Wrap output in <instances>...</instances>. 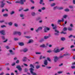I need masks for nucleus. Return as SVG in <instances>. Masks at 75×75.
<instances>
[{"instance_id":"obj_1","label":"nucleus","mask_w":75,"mask_h":75,"mask_svg":"<svg viewBox=\"0 0 75 75\" xmlns=\"http://www.w3.org/2000/svg\"><path fill=\"white\" fill-rule=\"evenodd\" d=\"M25 0H19L16 2V3H20L21 4L23 5L24 4V2H25Z\"/></svg>"},{"instance_id":"obj_2","label":"nucleus","mask_w":75,"mask_h":75,"mask_svg":"<svg viewBox=\"0 0 75 75\" xmlns=\"http://www.w3.org/2000/svg\"><path fill=\"white\" fill-rule=\"evenodd\" d=\"M53 51L55 53H57V52H59L60 51V50L59 47H57L54 49Z\"/></svg>"},{"instance_id":"obj_3","label":"nucleus","mask_w":75,"mask_h":75,"mask_svg":"<svg viewBox=\"0 0 75 75\" xmlns=\"http://www.w3.org/2000/svg\"><path fill=\"white\" fill-rule=\"evenodd\" d=\"M30 71L31 74L33 75H37V74L33 72L34 71V69L32 68H31L30 69Z\"/></svg>"},{"instance_id":"obj_4","label":"nucleus","mask_w":75,"mask_h":75,"mask_svg":"<svg viewBox=\"0 0 75 75\" xmlns=\"http://www.w3.org/2000/svg\"><path fill=\"white\" fill-rule=\"evenodd\" d=\"M0 0V3H1V7L3 8L4 7V6L5 5V3L3 2L5 0Z\"/></svg>"},{"instance_id":"obj_5","label":"nucleus","mask_w":75,"mask_h":75,"mask_svg":"<svg viewBox=\"0 0 75 75\" xmlns=\"http://www.w3.org/2000/svg\"><path fill=\"white\" fill-rule=\"evenodd\" d=\"M42 30V27H39L38 28V29L35 30V31L36 33H38V31H41Z\"/></svg>"},{"instance_id":"obj_6","label":"nucleus","mask_w":75,"mask_h":75,"mask_svg":"<svg viewBox=\"0 0 75 75\" xmlns=\"http://www.w3.org/2000/svg\"><path fill=\"white\" fill-rule=\"evenodd\" d=\"M0 34H1L2 35H5L6 33H5V30H0Z\"/></svg>"},{"instance_id":"obj_7","label":"nucleus","mask_w":75,"mask_h":75,"mask_svg":"<svg viewBox=\"0 0 75 75\" xmlns=\"http://www.w3.org/2000/svg\"><path fill=\"white\" fill-rule=\"evenodd\" d=\"M53 58L54 59V62H56L58 60V57L57 56L54 57Z\"/></svg>"},{"instance_id":"obj_8","label":"nucleus","mask_w":75,"mask_h":75,"mask_svg":"<svg viewBox=\"0 0 75 75\" xmlns=\"http://www.w3.org/2000/svg\"><path fill=\"white\" fill-rule=\"evenodd\" d=\"M50 28L46 27L44 29V32L45 33H46L47 31H48V30H50Z\"/></svg>"},{"instance_id":"obj_9","label":"nucleus","mask_w":75,"mask_h":75,"mask_svg":"<svg viewBox=\"0 0 75 75\" xmlns=\"http://www.w3.org/2000/svg\"><path fill=\"white\" fill-rule=\"evenodd\" d=\"M16 68H17V69H18V70H19V71H21L22 70V69H21V67L20 66H17L16 67Z\"/></svg>"},{"instance_id":"obj_10","label":"nucleus","mask_w":75,"mask_h":75,"mask_svg":"<svg viewBox=\"0 0 75 75\" xmlns=\"http://www.w3.org/2000/svg\"><path fill=\"white\" fill-rule=\"evenodd\" d=\"M24 14H21L20 15V17L22 18V19H24Z\"/></svg>"},{"instance_id":"obj_11","label":"nucleus","mask_w":75,"mask_h":75,"mask_svg":"<svg viewBox=\"0 0 75 75\" xmlns=\"http://www.w3.org/2000/svg\"><path fill=\"white\" fill-rule=\"evenodd\" d=\"M51 36V35H50L49 36H45L44 37V39H45V40H47V39H48V38H50V37Z\"/></svg>"},{"instance_id":"obj_12","label":"nucleus","mask_w":75,"mask_h":75,"mask_svg":"<svg viewBox=\"0 0 75 75\" xmlns=\"http://www.w3.org/2000/svg\"><path fill=\"white\" fill-rule=\"evenodd\" d=\"M55 32H56V33H54L55 35H58V33H59V31H58V30L55 29Z\"/></svg>"},{"instance_id":"obj_13","label":"nucleus","mask_w":75,"mask_h":75,"mask_svg":"<svg viewBox=\"0 0 75 75\" xmlns=\"http://www.w3.org/2000/svg\"><path fill=\"white\" fill-rule=\"evenodd\" d=\"M53 10H55L58 9V7L57 6H54L53 7Z\"/></svg>"},{"instance_id":"obj_14","label":"nucleus","mask_w":75,"mask_h":75,"mask_svg":"<svg viewBox=\"0 0 75 75\" xmlns=\"http://www.w3.org/2000/svg\"><path fill=\"white\" fill-rule=\"evenodd\" d=\"M44 64L45 65H47L48 62H47V60H45L44 61Z\"/></svg>"},{"instance_id":"obj_15","label":"nucleus","mask_w":75,"mask_h":75,"mask_svg":"<svg viewBox=\"0 0 75 75\" xmlns=\"http://www.w3.org/2000/svg\"><path fill=\"white\" fill-rule=\"evenodd\" d=\"M56 5V4L55 3H52L50 4V6L51 7H54V6H55V5Z\"/></svg>"},{"instance_id":"obj_16","label":"nucleus","mask_w":75,"mask_h":75,"mask_svg":"<svg viewBox=\"0 0 75 75\" xmlns=\"http://www.w3.org/2000/svg\"><path fill=\"white\" fill-rule=\"evenodd\" d=\"M32 42H33V40L32 39H30L29 40L28 42V43L29 44L30 43H31Z\"/></svg>"},{"instance_id":"obj_17","label":"nucleus","mask_w":75,"mask_h":75,"mask_svg":"<svg viewBox=\"0 0 75 75\" xmlns=\"http://www.w3.org/2000/svg\"><path fill=\"white\" fill-rule=\"evenodd\" d=\"M23 51L24 52H27V51H28V49L27 48H25L24 49Z\"/></svg>"},{"instance_id":"obj_18","label":"nucleus","mask_w":75,"mask_h":75,"mask_svg":"<svg viewBox=\"0 0 75 75\" xmlns=\"http://www.w3.org/2000/svg\"><path fill=\"white\" fill-rule=\"evenodd\" d=\"M27 59V58L26 57H24L23 59V61H26V60Z\"/></svg>"},{"instance_id":"obj_19","label":"nucleus","mask_w":75,"mask_h":75,"mask_svg":"<svg viewBox=\"0 0 75 75\" xmlns=\"http://www.w3.org/2000/svg\"><path fill=\"white\" fill-rule=\"evenodd\" d=\"M19 45H20V46H23V45H24V43L23 42L19 43Z\"/></svg>"},{"instance_id":"obj_20","label":"nucleus","mask_w":75,"mask_h":75,"mask_svg":"<svg viewBox=\"0 0 75 75\" xmlns=\"http://www.w3.org/2000/svg\"><path fill=\"white\" fill-rule=\"evenodd\" d=\"M9 51L10 54H14V53L13 52V51H12V50H10Z\"/></svg>"},{"instance_id":"obj_21","label":"nucleus","mask_w":75,"mask_h":75,"mask_svg":"<svg viewBox=\"0 0 75 75\" xmlns=\"http://www.w3.org/2000/svg\"><path fill=\"white\" fill-rule=\"evenodd\" d=\"M8 25H9V26H11L12 25H13V23L12 22H10L8 23Z\"/></svg>"},{"instance_id":"obj_22","label":"nucleus","mask_w":75,"mask_h":75,"mask_svg":"<svg viewBox=\"0 0 75 75\" xmlns=\"http://www.w3.org/2000/svg\"><path fill=\"white\" fill-rule=\"evenodd\" d=\"M67 17H68V15H65L63 16V17L64 18H67Z\"/></svg>"},{"instance_id":"obj_23","label":"nucleus","mask_w":75,"mask_h":75,"mask_svg":"<svg viewBox=\"0 0 75 75\" xmlns=\"http://www.w3.org/2000/svg\"><path fill=\"white\" fill-rule=\"evenodd\" d=\"M64 11H66V12H68V11H69V9L66 8L64 10Z\"/></svg>"},{"instance_id":"obj_24","label":"nucleus","mask_w":75,"mask_h":75,"mask_svg":"<svg viewBox=\"0 0 75 75\" xmlns=\"http://www.w3.org/2000/svg\"><path fill=\"white\" fill-rule=\"evenodd\" d=\"M40 47H46L47 46H45V45L43 44L40 45Z\"/></svg>"},{"instance_id":"obj_25","label":"nucleus","mask_w":75,"mask_h":75,"mask_svg":"<svg viewBox=\"0 0 75 75\" xmlns=\"http://www.w3.org/2000/svg\"><path fill=\"white\" fill-rule=\"evenodd\" d=\"M31 15L33 16H35V12H32L31 13Z\"/></svg>"},{"instance_id":"obj_26","label":"nucleus","mask_w":75,"mask_h":75,"mask_svg":"<svg viewBox=\"0 0 75 75\" xmlns=\"http://www.w3.org/2000/svg\"><path fill=\"white\" fill-rule=\"evenodd\" d=\"M18 35L20 36L21 35V33L20 32H18L17 33Z\"/></svg>"},{"instance_id":"obj_27","label":"nucleus","mask_w":75,"mask_h":75,"mask_svg":"<svg viewBox=\"0 0 75 75\" xmlns=\"http://www.w3.org/2000/svg\"><path fill=\"white\" fill-rule=\"evenodd\" d=\"M67 28H63V31H67Z\"/></svg>"},{"instance_id":"obj_28","label":"nucleus","mask_w":75,"mask_h":75,"mask_svg":"<svg viewBox=\"0 0 75 75\" xmlns=\"http://www.w3.org/2000/svg\"><path fill=\"white\" fill-rule=\"evenodd\" d=\"M62 22L61 20H59L58 21L57 23L58 24H60V23H61V22Z\"/></svg>"},{"instance_id":"obj_29","label":"nucleus","mask_w":75,"mask_h":75,"mask_svg":"<svg viewBox=\"0 0 75 75\" xmlns=\"http://www.w3.org/2000/svg\"><path fill=\"white\" fill-rule=\"evenodd\" d=\"M60 33L61 34H67V32H64V31H62Z\"/></svg>"},{"instance_id":"obj_30","label":"nucleus","mask_w":75,"mask_h":75,"mask_svg":"<svg viewBox=\"0 0 75 75\" xmlns=\"http://www.w3.org/2000/svg\"><path fill=\"white\" fill-rule=\"evenodd\" d=\"M14 25L15 27H18V24H17V23H15Z\"/></svg>"},{"instance_id":"obj_31","label":"nucleus","mask_w":75,"mask_h":75,"mask_svg":"<svg viewBox=\"0 0 75 75\" xmlns=\"http://www.w3.org/2000/svg\"><path fill=\"white\" fill-rule=\"evenodd\" d=\"M25 38H28V39H29V38H31V36H25Z\"/></svg>"},{"instance_id":"obj_32","label":"nucleus","mask_w":75,"mask_h":75,"mask_svg":"<svg viewBox=\"0 0 75 75\" xmlns=\"http://www.w3.org/2000/svg\"><path fill=\"white\" fill-rule=\"evenodd\" d=\"M35 53L37 55H38L39 54H41V52H35Z\"/></svg>"},{"instance_id":"obj_33","label":"nucleus","mask_w":75,"mask_h":75,"mask_svg":"<svg viewBox=\"0 0 75 75\" xmlns=\"http://www.w3.org/2000/svg\"><path fill=\"white\" fill-rule=\"evenodd\" d=\"M14 13H15L14 11H12L10 13V14H11V15H12L14 14Z\"/></svg>"},{"instance_id":"obj_34","label":"nucleus","mask_w":75,"mask_h":75,"mask_svg":"<svg viewBox=\"0 0 75 75\" xmlns=\"http://www.w3.org/2000/svg\"><path fill=\"white\" fill-rule=\"evenodd\" d=\"M4 17H7L8 16V14H5L3 15Z\"/></svg>"},{"instance_id":"obj_35","label":"nucleus","mask_w":75,"mask_h":75,"mask_svg":"<svg viewBox=\"0 0 75 75\" xmlns=\"http://www.w3.org/2000/svg\"><path fill=\"white\" fill-rule=\"evenodd\" d=\"M68 55V54H64L62 56H61L60 57V58H62L63 57H64V56H65V55Z\"/></svg>"},{"instance_id":"obj_36","label":"nucleus","mask_w":75,"mask_h":75,"mask_svg":"<svg viewBox=\"0 0 75 75\" xmlns=\"http://www.w3.org/2000/svg\"><path fill=\"white\" fill-rule=\"evenodd\" d=\"M61 40L62 41H65V38H62Z\"/></svg>"},{"instance_id":"obj_37","label":"nucleus","mask_w":75,"mask_h":75,"mask_svg":"<svg viewBox=\"0 0 75 75\" xmlns=\"http://www.w3.org/2000/svg\"><path fill=\"white\" fill-rule=\"evenodd\" d=\"M1 28H4V27H6V26L5 25H3L1 26Z\"/></svg>"},{"instance_id":"obj_38","label":"nucleus","mask_w":75,"mask_h":75,"mask_svg":"<svg viewBox=\"0 0 75 75\" xmlns=\"http://www.w3.org/2000/svg\"><path fill=\"white\" fill-rule=\"evenodd\" d=\"M45 9H46L45 7H42L41 8V10H45Z\"/></svg>"},{"instance_id":"obj_39","label":"nucleus","mask_w":75,"mask_h":75,"mask_svg":"<svg viewBox=\"0 0 75 75\" xmlns=\"http://www.w3.org/2000/svg\"><path fill=\"white\" fill-rule=\"evenodd\" d=\"M69 7L70 8H74V6H69Z\"/></svg>"},{"instance_id":"obj_40","label":"nucleus","mask_w":75,"mask_h":75,"mask_svg":"<svg viewBox=\"0 0 75 75\" xmlns=\"http://www.w3.org/2000/svg\"><path fill=\"white\" fill-rule=\"evenodd\" d=\"M64 8L62 7H58V9L59 10H62Z\"/></svg>"},{"instance_id":"obj_41","label":"nucleus","mask_w":75,"mask_h":75,"mask_svg":"<svg viewBox=\"0 0 75 75\" xmlns=\"http://www.w3.org/2000/svg\"><path fill=\"white\" fill-rule=\"evenodd\" d=\"M18 32L17 31H15L13 33V34L15 35V34H17V33Z\"/></svg>"},{"instance_id":"obj_42","label":"nucleus","mask_w":75,"mask_h":75,"mask_svg":"<svg viewBox=\"0 0 75 75\" xmlns=\"http://www.w3.org/2000/svg\"><path fill=\"white\" fill-rule=\"evenodd\" d=\"M14 41H17L18 40V39L16 38H14Z\"/></svg>"},{"instance_id":"obj_43","label":"nucleus","mask_w":75,"mask_h":75,"mask_svg":"<svg viewBox=\"0 0 75 75\" xmlns=\"http://www.w3.org/2000/svg\"><path fill=\"white\" fill-rule=\"evenodd\" d=\"M5 48L6 49H7L8 50V49H9L10 47L8 46H7L5 47Z\"/></svg>"},{"instance_id":"obj_44","label":"nucleus","mask_w":75,"mask_h":75,"mask_svg":"<svg viewBox=\"0 0 75 75\" xmlns=\"http://www.w3.org/2000/svg\"><path fill=\"white\" fill-rule=\"evenodd\" d=\"M29 11V9L28 8L24 10V11Z\"/></svg>"},{"instance_id":"obj_45","label":"nucleus","mask_w":75,"mask_h":75,"mask_svg":"<svg viewBox=\"0 0 75 75\" xmlns=\"http://www.w3.org/2000/svg\"><path fill=\"white\" fill-rule=\"evenodd\" d=\"M68 30H69V31H71V30H72V28H68Z\"/></svg>"},{"instance_id":"obj_46","label":"nucleus","mask_w":75,"mask_h":75,"mask_svg":"<svg viewBox=\"0 0 75 75\" xmlns=\"http://www.w3.org/2000/svg\"><path fill=\"white\" fill-rule=\"evenodd\" d=\"M30 68H34V66H33V65L32 64L30 65Z\"/></svg>"},{"instance_id":"obj_47","label":"nucleus","mask_w":75,"mask_h":75,"mask_svg":"<svg viewBox=\"0 0 75 75\" xmlns=\"http://www.w3.org/2000/svg\"><path fill=\"white\" fill-rule=\"evenodd\" d=\"M40 65H37L36 66V68L37 69H38V68H40Z\"/></svg>"},{"instance_id":"obj_48","label":"nucleus","mask_w":75,"mask_h":75,"mask_svg":"<svg viewBox=\"0 0 75 75\" xmlns=\"http://www.w3.org/2000/svg\"><path fill=\"white\" fill-rule=\"evenodd\" d=\"M34 8H35V7L32 6V7H31L30 9H31V10H33L34 9Z\"/></svg>"},{"instance_id":"obj_49","label":"nucleus","mask_w":75,"mask_h":75,"mask_svg":"<svg viewBox=\"0 0 75 75\" xmlns=\"http://www.w3.org/2000/svg\"><path fill=\"white\" fill-rule=\"evenodd\" d=\"M1 38L3 40H5V38H4V36H2Z\"/></svg>"},{"instance_id":"obj_50","label":"nucleus","mask_w":75,"mask_h":75,"mask_svg":"<svg viewBox=\"0 0 75 75\" xmlns=\"http://www.w3.org/2000/svg\"><path fill=\"white\" fill-rule=\"evenodd\" d=\"M62 22H64V19L63 18H62V20H61Z\"/></svg>"},{"instance_id":"obj_51","label":"nucleus","mask_w":75,"mask_h":75,"mask_svg":"<svg viewBox=\"0 0 75 75\" xmlns=\"http://www.w3.org/2000/svg\"><path fill=\"white\" fill-rule=\"evenodd\" d=\"M47 59L48 61H49L50 62V61H51V59H50V58H49V57L47 58Z\"/></svg>"},{"instance_id":"obj_52","label":"nucleus","mask_w":75,"mask_h":75,"mask_svg":"<svg viewBox=\"0 0 75 75\" xmlns=\"http://www.w3.org/2000/svg\"><path fill=\"white\" fill-rule=\"evenodd\" d=\"M30 1L32 3L34 4V1H33V0H30Z\"/></svg>"},{"instance_id":"obj_53","label":"nucleus","mask_w":75,"mask_h":75,"mask_svg":"<svg viewBox=\"0 0 75 75\" xmlns=\"http://www.w3.org/2000/svg\"><path fill=\"white\" fill-rule=\"evenodd\" d=\"M57 73L59 74H62V71H58L57 72Z\"/></svg>"},{"instance_id":"obj_54","label":"nucleus","mask_w":75,"mask_h":75,"mask_svg":"<svg viewBox=\"0 0 75 75\" xmlns=\"http://www.w3.org/2000/svg\"><path fill=\"white\" fill-rule=\"evenodd\" d=\"M51 52H52V51H51V50H49L47 51V52H48L49 53Z\"/></svg>"},{"instance_id":"obj_55","label":"nucleus","mask_w":75,"mask_h":75,"mask_svg":"<svg viewBox=\"0 0 75 75\" xmlns=\"http://www.w3.org/2000/svg\"><path fill=\"white\" fill-rule=\"evenodd\" d=\"M43 2V0H40V4H41Z\"/></svg>"},{"instance_id":"obj_56","label":"nucleus","mask_w":75,"mask_h":75,"mask_svg":"<svg viewBox=\"0 0 75 75\" xmlns=\"http://www.w3.org/2000/svg\"><path fill=\"white\" fill-rule=\"evenodd\" d=\"M71 67L72 69H74L75 68V66H72Z\"/></svg>"},{"instance_id":"obj_57","label":"nucleus","mask_w":75,"mask_h":75,"mask_svg":"<svg viewBox=\"0 0 75 75\" xmlns=\"http://www.w3.org/2000/svg\"><path fill=\"white\" fill-rule=\"evenodd\" d=\"M8 41V39H6L5 40L3 41V42H6Z\"/></svg>"},{"instance_id":"obj_58","label":"nucleus","mask_w":75,"mask_h":75,"mask_svg":"<svg viewBox=\"0 0 75 75\" xmlns=\"http://www.w3.org/2000/svg\"><path fill=\"white\" fill-rule=\"evenodd\" d=\"M72 35H71L70 36H69V38H71V37H72Z\"/></svg>"},{"instance_id":"obj_59","label":"nucleus","mask_w":75,"mask_h":75,"mask_svg":"<svg viewBox=\"0 0 75 75\" xmlns=\"http://www.w3.org/2000/svg\"><path fill=\"white\" fill-rule=\"evenodd\" d=\"M70 27H73V24H71L70 25Z\"/></svg>"},{"instance_id":"obj_60","label":"nucleus","mask_w":75,"mask_h":75,"mask_svg":"<svg viewBox=\"0 0 75 75\" xmlns=\"http://www.w3.org/2000/svg\"><path fill=\"white\" fill-rule=\"evenodd\" d=\"M74 45H71V46H70V48H74Z\"/></svg>"},{"instance_id":"obj_61","label":"nucleus","mask_w":75,"mask_h":75,"mask_svg":"<svg viewBox=\"0 0 75 75\" xmlns=\"http://www.w3.org/2000/svg\"><path fill=\"white\" fill-rule=\"evenodd\" d=\"M16 64L15 63H14L12 64V66H14Z\"/></svg>"},{"instance_id":"obj_62","label":"nucleus","mask_w":75,"mask_h":75,"mask_svg":"<svg viewBox=\"0 0 75 75\" xmlns=\"http://www.w3.org/2000/svg\"><path fill=\"white\" fill-rule=\"evenodd\" d=\"M73 3L75 4V0H73Z\"/></svg>"},{"instance_id":"obj_63","label":"nucleus","mask_w":75,"mask_h":75,"mask_svg":"<svg viewBox=\"0 0 75 75\" xmlns=\"http://www.w3.org/2000/svg\"><path fill=\"white\" fill-rule=\"evenodd\" d=\"M46 68L47 69H50V68H51V67H47Z\"/></svg>"},{"instance_id":"obj_64","label":"nucleus","mask_w":75,"mask_h":75,"mask_svg":"<svg viewBox=\"0 0 75 75\" xmlns=\"http://www.w3.org/2000/svg\"><path fill=\"white\" fill-rule=\"evenodd\" d=\"M4 11H5V9H4L3 8L2 10V12H4Z\"/></svg>"}]
</instances>
